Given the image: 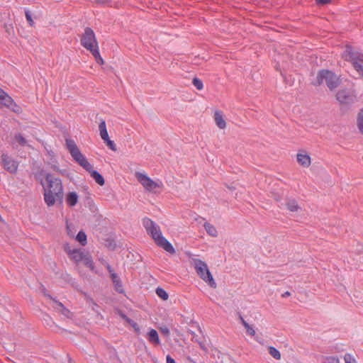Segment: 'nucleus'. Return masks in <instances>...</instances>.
<instances>
[{
  "label": "nucleus",
  "instance_id": "f257e3e1",
  "mask_svg": "<svg viewBox=\"0 0 363 363\" xmlns=\"http://www.w3.org/2000/svg\"><path fill=\"white\" fill-rule=\"evenodd\" d=\"M44 188V200L48 206H52L56 203H62L64 192L63 186L59 178L48 174L45 177Z\"/></svg>",
  "mask_w": 363,
  "mask_h": 363
},
{
  "label": "nucleus",
  "instance_id": "f03ea898",
  "mask_svg": "<svg viewBox=\"0 0 363 363\" xmlns=\"http://www.w3.org/2000/svg\"><path fill=\"white\" fill-rule=\"evenodd\" d=\"M66 146L71 156L81 167L89 172L91 177L100 186L105 183L103 176L93 169L92 165L89 162L85 156L81 152L75 142L72 139H66Z\"/></svg>",
  "mask_w": 363,
  "mask_h": 363
},
{
  "label": "nucleus",
  "instance_id": "7ed1b4c3",
  "mask_svg": "<svg viewBox=\"0 0 363 363\" xmlns=\"http://www.w3.org/2000/svg\"><path fill=\"white\" fill-rule=\"evenodd\" d=\"M143 224L148 235L154 240L157 246L170 254H174L173 245L162 235L160 226L148 218H144Z\"/></svg>",
  "mask_w": 363,
  "mask_h": 363
},
{
  "label": "nucleus",
  "instance_id": "20e7f679",
  "mask_svg": "<svg viewBox=\"0 0 363 363\" xmlns=\"http://www.w3.org/2000/svg\"><path fill=\"white\" fill-rule=\"evenodd\" d=\"M64 250L68 255L69 259L74 261L77 265L82 263L91 271L94 270V263L89 252L80 248H74L69 244L65 245Z\"/></svg>",
  "mask_w": 363,
  "mask_h": 363
},
{
  "label": "nucleus",
  "instance_id": "39448f33",
  "mask_svg": "<svg viewBox=\"0 0 363 363\" xmlns=\"http://www.w3.org/2000/svg\"><path fill=\"white\" fill-rule=\"evenodd\" d=\"M187 256L191 261V264L194 265L199 277L211 287L215 289L216 287V283L208 269L207 264L201 259L196 258L195 256L190 252L187 253Z\"/></svg>",
  "mask_w": 363,
  "mask_h": 363
},
{
  "label": "nucleus",
  "instance_id": "423d86ee",
  "mask_svg": "<svg viewBox=\"0 0 363 363\" xmlns=\"http://www.w3.org/2000/svg\"><path fill=\"white\" fill-rule=\"evenodd\" d=\"M314 84L315 85L325 84L330 90H333L339 86L340 84V79L332 71L322 69L318 72L316 77V81Z\"/></svg>",
  "mask_w": 363,
  "mask_h": 363
},
{
  "label": "nucleus",
  "instance_id": "0eeeda50",
  "mask_svg": "<svg viewBox=\"0 0 363 363\" xmlns=\"http://www.w3.org/2000/svg\"><path fill=\"white\" fill-rule=\"evenodd\" d=\"M342 57L351 62L355 70L363 76V54L355 51L352 47L347 46L342 53Z\"/></svg>",
  "mask_w": 363,
  "mask_h": 363
},
{
  "label": "nucleus",
  "instance_id": "6e6552de",
  "mask_svg": "<svg viewBox=\"0 0 363 363\" xmlns=\"http://www.w3.org/2000/svg\"><path fill=\"white\" fill-rule=\"evenodd\" d=\"M135 176L138 182L143 186V188L150 192H157V189H161L163 184L160 180H152L145 173L136 172Z\"/></svg>",
  "mask_w": 363,
  "mask_h": 363
},
{
  "label": "nucleus",
  "instance_id": "1a4fd4ad",
  "mask_svg": "<svg viewBox=\"0 0 363 363\" xmlns=\"http://www.w3.org/2000/svg\"><path fill=\"white\" fill-rule=\"evenodd\" d=\"M80 41L81 45L90 52L99 48V45L96 38L95 33L94 30L90 28H86L84 29V32L81 37Z\"/></svg>",
  "mask_w": 363,
  "mask_h": 363
},
{
  "label": "nucleus",
  "instance_id": "9d476101",
  "mask_svg": "<svg viewBox=\"0 0 363 363\" xmlns=\"http://www.w3.org/2000/svg\"><path fill=\"white\" fill-rule=\"evenodd\" d=\"M1 162L4 168L11 174L17 172L18 164L11 157L7 154H2L1 156Z\"/></svg>",
  "mask_w": 363,
  "mask_h": 363
},
{
  "label": "nucleus",
  "instance_id": "9b49d317",
  "mask_svg": "<svg viewBox=\"0 0 363 363\" xmlns=\"http://www.w3.org/2000/svg\"><path fill=\"white\" fill-rule=\"evenodd\" d=\"M337 99L340 104H350L354 101L355 96L354 93L350 90H340L336 95Z\"/></svg>",
  "mask_w": 363,
  "mask_h": 363
},
{
  "label": "nucleus",
  "instance_id": "f8f14e48",
  "mask_svg": "<svg viewBox=\"0 0 363 363\" xmlns=\"http://www.w3.org/2000/svg\"><path fill=\"white\" fill-rule=\"evenodd\" d=\"M0 105L11 108L14 111H18V107L14 103L13 100L5 91L0 88Z\"/></svg>",
  "mask_w": 363,
  "mask_h": 363
},
{
  "label": "nucleus",
  "instance_id": "ddd939ff",
  "mask_svg": "<svg viewBox=\"0 0 363 363\" xmlns=\"http://www.w3.org/2000/svg\"><path fill=\"white\" fill-rule=\"evenodd\" d=\"M108 269L111 274L112 281L114 284V287L116 291L118 293H124L123 287L119 277L113 272V270L108 266Z\"/></svg>",
  "mask_w": 363,
  "mask_h": 363
},
{
  "label": "nucleus",
  "instance_id": "4468645a",
  "mask_svg": "<svg viewBox=\"0 0 363 363\" xmlns=\"http://www.w3.org/2000/svg\"><path fill=\"white\" fill-rule=\"evenodd\" d=\"M147 340L154 345H160L161 344L158 333L156 330L151 328L147 334Z\"/></svg>",
  "mask_w": 363,
  "mask_h": 363
},
{
  "label": "nucleus",
  "instance_id": "2eb2a0df",
  "mask_svg": "<svg viewBox=\"0 0 363 363\" xmlns=\"http://www.w3.org/2000/svg\"><path fill=\"white\" fill-rule=\"evenodd\" d=\"M297 161L301 166L308 167L311 164V157L308 155L304 153L297 154Z\"/></svg>",
  "mask_w": 363,
  "mask_h": 363
},
{
  "label": "nucleus",
  "instance_id": "dca6fc26",
  "mask_svg": "<svg viewBox=\"0 0 363 363\" xmlns=\"http://www.w3.org/2000/svg\"><path fill=\"white\" fill-rule=\"evenodd\" d=\"M214 120L218 128H220V129H223L225 128L226 123L221 112H215Z\"/></svg>",
  "mask_w": 363,
  "mask_h": 363
},
{
  "label": "nucleus",
  "instance_id": "f3484780",
  "mask_svg": "<svg viewBox=\"0 0 363 363\" xmlns=\"http://www.w3.org/2000/svg\"><path fill=\"white\" fill-rule=\"evenodd\" d=\"M16 143H17L21 147L28 145L27 140L21 133H16L14 135L13 141L11 142V144L13 147Z\"/></svg>",
  "mask_w": 363,
  "mask_h": 363
},
{
  "label": "nucleus",
  "instance_id": "a211bd4d",
  "mask_svg": "<svg viewBox=\"0 0 363 363\" xmlns=\"http://www.w3.org/2000/svg\"><path fill=\"white\" fill-rule=\"evenodd\" d=\"M78 198L76 192H69L66 197V202L69 206H74L78 202Z\"/></svg>",
  "mask_w": 363,
  "mask_h": 363
},
{
  "label": "nucleus",
  "instance_id": "6ab92c4d",
  "mask_svg": "<svg viewBox=\"0 0 363 363\" xmlns=\"http://www.w3.org/2000/svg\"><path fill=\"white\" fill-rule=\"evenodd\" d=\"M204 228L206 231V233L211 237H217L218 235V231L216 230V228H215L214 225H213L212 224H211L210 223H205L204 225Z\"/></svg>",
  "mask_w": 363,
  "mask_h": 363
},
{
  "label": "nucleus",
  "instance_id": "aec40b11",
  "mask_svg": "<svg viewBox=\"0 0 363 363\" xmlns=\"http://www.w3.org/2000/svg\"><path fill=\"white\" fill-rule=\"evenodd\" d=\"M240 320L244 325L245 328L246 329V332L248 335L251 336H254L256 333L255 330L253 327L250 326L245 320L244 318L240 316Z\"/></svg>",
  "mask_w": 363,
  "mask_h": 363
},
{
  "label": "nucleus",
  "instance_id": "412c9836",
  "mask_svg": "<svg viewBox=\"0 0 363 363\" xmlns=\"http://www.w3.org/2000/svg\"><path fill=\"white\" fill-rule=\"evenodd\" d=\"M286 206L287 208L291 212L297 211L300 208L297 203V201L294 199L288 201V202L286 203Z\"/></svg>",
  "mask_w": 363,
  "mask_h": 363
},
{
  "label": "nucleus",
  "instance_id": "4be33fe9",
  "mask_svg": "<svg viewBox=\"0 0 363 363\" xmlns=\"http://www.w3.org/2000/svg\"><path fill=\"white\" fill-rule=\"evenodd\" d=\"M268 352L269 354L273 357L275 359L279 360L281 359V354L279 351L273 346L268 347Z\"/></svg>",
  "mask_w": 363,
  "mask_h": 363
},
{
  "label": "nucleus",
  "instance_id": "5701e85b",
  "mask_svg": "<svg viewBox=\"0 0 363 363\" xmlns=\"http://www.w3.org/2000/svg\"><path fill=\"white\" fill-rule=\"evenodd\" d=\"M76 239L82 246L86 244V235L82 230L78 233Z\"/></svg>",
  "mask_w": 363,
  "mask_h": 363
},
{
  "label": "nucleus",
  "instance_id": "b1692460",
  "mask_svg": "<svg viewBox=\"0 0 363 363\" xmlns=\"http://www.w3.org/2000/svg\"><path fill=\"white\" fill-rule=\"evenodd\" d=\"M91 52L93 55L94 57L95 58L96 62L98 64H99V65H103L104 64V60H103V58L101 57V55L99 53V48L94 50Z\"/></svg>",
  "mask_w": 363,
  "mask_h": 363
},
{
  "label": "nucleus",
  "instance_id": "393cba45",
  "mask_svg": "<svg viewBox=\"0 0 363 363\" xmlns=\"http://www.w3.org/2000/svg\"><path fill=\"white\" fill-rule=\"evenodd\" d=\"M156 294L160 297L161 298L162 300H167L169 297L167 293L166 292L165 290H164L162 288H157L156 289Z\"/></svg>",
  "mask_w": 363,
  "mask_h": 363
},
{
  "label": "nucleus",
  "instance_id": "a878e982",
  "mask_svg": "<svg viewBox=\"0 0 363 363\" xmlns=\"http://www.w3.org/2000/svg\"><path fill=\"white\" fill-rule=\"evenodd\" d=\"M358 128L363 134V108L360 110L357 118Z\"/></svg>",
  "mask_w": 363,
  "mask_h": 363
},
{
  "label": "nucleus",
  "instance_id": "bb28decb",
  "mask_svg": "<svg viewBox=\"0 0 363 363\" xmlns=\"http://www.w3.org/2000/svg\"><path fill=\"white\" fill-rule=\"evenodd\" d=\"M345 363H357L356 358L350 353H346L344 355Z\"/></svg>",
  "mask_w": 363,
  "mask_h": 363
},
{
  "label": "nucleus",
  "instance_id": "cd10ccee",
  "mask_svg": "<svg viewBox=\"0 0 363 363\" xmlns=\"http://www.w3.org/2000/svg\"><path fill=\"white\" fill-rule=\"evenodd\" d=\"M192 84L198 90H201L203 88L202 81L196 77L193 79Z\"/></svg>",
  "mask_w": 363,
  "mask_h": 363
},
{
  "label": "nucleus",
  "instance_id": "c85d7f7f",
  "mask_svg": "<svg viewBox=\"0 0 363 363\" xmlns=\"http://www.w3.org/2000/svg\"><path fill=\"white\" fill-rule=\"evenodd\" d=\"M25 16H26V18L27 21L28 22L29 25L30 26H33L34 25V21L32 18L30 11L27 9H25Z\"/></svg>",
  "mask_w": 363,
  "mask_h": 363
},
{
  "label": "nucleus",
  "instance_id": "c756f323",
  "mask_svg": "<svg viewBox=\"0 0 363 363\" xmlns=\"http://www.w3.org/2000/svg\"><path fill=\"white\" fill-rule=\"evenodd\" d=\"M53 308L60 313H61L62 309L65 307L62 303L55 300H53Z\"/></svg>",
  "mask_w": 363,
  "mask_h": 363
},
{
  "label": "nucleus",
  "instance_id": "7c9ffc66",
  "mask_svg": "<svg viewBox=\"0 0 363 363\" xmlns=\"http://www.w3.org/2000/svg\"><path fill=\"white\" fill-rule=\"evenodd\" d=\"M339 359L337 357H325L323 359V363H338Z\"/></svg>",
  "mask_w": 363,
  "mask_h": 363
},
{
  "label": "nucleus",
  "instance_id": "2f4dec72",
  "mask_svg": "<svg viewBox=\"0 0 363 363\" xmlns=\"http://www.w3.org/2000/svg\"><path fill=\"white\" fill-rule=\"evenodd\" d=\"M104 143L106 145L113 151H116V145L115 143L108 138V140H105Z\"/></svg>",
  "mask_w": 363,
  "mask_h": 363
},
{
  "label": "nucleus",
  "instance_id": "473e14b6",
  "mask_svg": "<svg viewBox=\"0 0 363 363\" xmlns=\"http://www.w3.org/2000/svg\"><path fill=\"white\" fill-rule=\"evenodd\" d=\"M61 313L66 318H71L72 317V312L67 309L66 307H65V308L62 309V311H61Z\"/></svg>",
  "mask_w": 363,
  "mask_h": 363
},
{
  "label": "nucleus",
  "instance_id": "72a5a7b5",
  "mask_svg": "<svg viewBox=\"0 0 363 363\" xmlns=\"http://www.w3.org/2000/svg\"><path fill=\"white\" fill-rule=\"evenodd\" d=\"M100 136L104 141L108 140L109 138V136H108L107 129L105 130H103V131H100Z\"/></svg>",
  "mask_w": 363,
  "mask_h": 363
},
{
  "label": "nucleus",
  "instance_id": "f704fd0d",
  "mask_svg": "<svg viewBox=\"0 0 363 363\" xmlns=\"http://www.w3.org/2000/svg\"><path fill=\"white\" fill-rule=\"evenodd\" d=\"M99 131H103L106 130V125L105 121L102 120L99 125Z\"/></svg>",
  "mask_w": 363,
  "mask_h": 363
},
{
  "label": "nucleus",
  "instance_id": "c9c22d12",
  "mask_svg": "<svg viewBox=\"0 0 363 363\" xmlns=\"http://www.w3.org/2000/svg\"><path fill=\"white\" fill-rule=\"evenodd\" d=\"M160 331H161L163 334H164V335H168L169 334V328H168L167 327H166V326L161 327V328H160Z\"/></svg>",
  "mask_w": 363,
  "mask_h": 363
},
{
  "label": "nucleus",
  "instance_id": "e433bc0d",
  "mask_svg": "<svg viewBox=\"0 0 363 363\" xmlns=\"http://www.w3.org/2000/svg\"><path fill=\"white\" fill-rule=\"evenodd\" d=\"M98 4H109L111 0H96Z\"/></svg>",
  "mask_w": 363,
  "mask_h": 363
},
{
  "label": "nucleus",
  "instance_id": "4c0bfd02",
  "mask_svg": "<svg viewBox=\"0 0 363 363\" xmlns=\"http://www.w3.org/2000/svg\"><path fill=\"white\" fill-rule=\"evenodd\" d=\"M167 363H177L175 360L170 356H167Z\"/></svg>",
  "mask_w": 363,
  "mask_h": 363
},
{
  "label": "nucleus",
  "instance_id": "58836bf2",
  "mask_svg": "<svg viewBox=\"0 0 363 363\" xmlns=\"http://www.w3.org/2000/svg\"><path fill=\"white\" fill-rule=\"evenodd\" d=\"M132 326L134 328L135 330L137 332V333H139L140 332V328L138 326V325L135 323V322H133L131 323Z\"/></svg>",
  "mask_w": 363,
  "mask_h": 363
},
{
  "label": "nucleus",
  "instance_id": "ea45409f",
  "mask_svg": "<svg viewBox=\"0 0 363 363\" xmlns=\"http://www.w3.org/2000/svg\"><path fill=\"white\" fill-rule=\"evenodd\" d=\"M331 0H316L317 3L319 4H325L330 1Z\"/></svg>",
  "mask_w": 363,
  "mask_h": 363
},
{
  "label": "nucleus",
  "instance_id": "a19ab883",
  "mask_svg": "<svg viewBox=\"0 0 363 363\" xmlns=\"http://www.w3.org/2000/svg\"><path fill=\"white\" fill-rule=\"evenodd\" d=\"M291 295V293L289 291H286L284 292L283 294H282V297L285 298V297H288Z\"/></svg>",
  "mask_w": 363,
  "mask_h": 363
},
{
  "label": "nucleus",
  "instance_id": "79ce46f5",
  "mask_svg": "<svg viewBox=\"0 0 363 363\" xmlns=\"http://www.w3.org/2000/svg\"><path fill=\"white\" fill-rule=\"evenodd\" d=\"M200 346L203 350H206L205 347L201 343H200Z\"/></svg>",
  "mask_w": 363,
  "mask_h": 363
},
{
  "label": "nucleus",
  "instance_id": "37998d69",
  "mask_svg": "<svg viewBox=\"0 0 363 363\" xmlns=\"http://www.w3.org/2000/svg\"><path fill=\"white\" fill-rule=\"evenodd\" d=\"M48 296L50 299H52V296H50V295H48Z\"/></svg>",
  "mask_w": 363,
  "mask_h": 363
}]
</instances>
